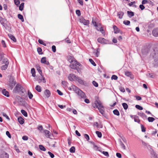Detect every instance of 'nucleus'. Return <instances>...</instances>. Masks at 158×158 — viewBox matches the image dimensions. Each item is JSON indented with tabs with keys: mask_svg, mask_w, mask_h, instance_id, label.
<instances>
[{
	"mask_svg": "<svg viewBox=\"0 0 158 158\" xmlns=\"http://www.w3.org/2000/svg\"><path fill=\"white\" fill-rule=\"evenodd\" d=\"M113 29L114 31V32L115 33H118L120 32V30L118 29L116 26L114 25L113 27Z\"/></svg>",
	"mask_w": 158,
	"mask_h": 158,
	"instance_id": "obj_15",
	"label": "nucleus"
},
{
	"mask_svg": "<svg viewBox=\"0 0 158 158\" xmlns=\"http://www.w3.org/2000/svg\"><path fill=\"white\" fill-rule=\"evenodd\" d=\"M37 50L39 54H42V50L41 48H38Z\"/></svg>",
	"mask_w": 158,
	"mask_h": 158,
	"instance_id": "obj_51",
	"label": "nucleus"
},
{
	"mask_svg": "<svg viewBox=\"0 0 158 158\" xmlns=\"http://www.w3.org/2000/svg\"><path fill=\"white\" fill-rule=\"evenodd\" d=\"M8 35L9 38L14 42H16V40L15 37L11 34H8Z\"/></svg>",
	"mask_w": 158,
	"mask_h": 158,
	"instance_id": "obj_25",
	"label": "nucleus"
},
{
	"mask_svg": "<svg viewBox=\"0 0 158 158\" xmlns=\"http://www.w3.org/2000/svg\"><path fill=\"white\" fill-rule=\"evenodd\" d=\"M152 34L155 36H158V28L154 29L152 31Z\"/></svg>",
	"mask_w": 158,
	"mask_h": 158,
	"instance_id": "obj_13",
	"label": "nucleus"
},
{
	"mask_svg": "<svg viewBox=\"0 0 158 158\" xmlns=\"http://www.w3.org/2000/svg\"><path fill=\"white\" fill-rule=\"evenodd\" d=\"M37 129L40 131L41 132L42 130H43V127L42 125H40L38 126Z\"/></svg>",
	"mask_w": 158,
	"mask_h": 158,
	"instance_id": "obj_50",
	"label": "nucleus"
},
{
	"mask_svg": "<svg viewBox=\"0 0 158 158\" xmlns=\"http://www.w3.org/2000/svg\"><path fill=\"white\" fill-rule=\"evenodd\" d=\"M77 77V76H75L74 74H70L68 77V79L70 81H73L76 80Z\"/></svg>",
	"mask_w": 158,
	"mask_h": 158,
	"instance_id": "obj_9",
	"label": "nucleus"
},
{
	"mask_svg": "<svg viewBox=\"0 0 158 158\" xmlns=\"http://www.w3.org/2000/svg\"><path fill=\"white\" fill-rule=\"evenodd\" d=\"M75 148L74 146H72L69 149L70 152L71 153H73L75 152Z\"/></svg>",
	"mask_w": 158,
	"mask_h": 158,
	"instance_id": "obj_39",
	"label": "nucleus"
},
{
	"mask_svg": "<svg viewBox=\"0 0 158 158\" xmlns=\"http://www.w3.org/2000/svg\"><path fill=\"white\" fill-rule=\"evenodd\" d=\"M8 65L4 64L1 67V69L2 70H5L7 69Z\"/></svg>",
	"mask_w": 158,
	"mask_h": 158,
	"instance_id": "obj_38",
	"label": "nucleus"
},
{
	"mask_svg": "<svg viewBox=\"0 0 158 158\" xmlns=\"http://www.w3.org/2000/svg\"><path fill=\"white\" fill-rule=\"evenodd\" d=\"M18 17L19 19H20L21 20L22 22H23L24 21V19H23V16L22 15H21L20 14H19L18 15Z\"/></svg>",
	"mask_w": 158,
	"mask_h": 158,
	"instance_id": "obj_30",
	"label": "nucleus"
},
{
	"mask_svg": "<svg viewBox=\"0 0 158 158\" xmlns=\"http://www.w3.org/2000/svg\"><path fill=\"white\" fill-rule=\"evenodd\" d=\"M93 85L95 87H98V83L94 81H93L92 82Z\"/></svg>",
	"mask_w": 158,
	"mask_h": 158,
	"instance_id": "obj_63",
	"label": "nucleus"
},
{
	"mask_svg": "<svg viewBox=\"0 0 158 158\" xmlns=\"http://www.w3.org/2000/svg\"><path fill=\"white\" fill-rule=\"evenodd\" d=\"M98 41L102 44H107L108 43V41L104 38H99L97 39Z\"/></svg>",
	"mask_w": 158,
	"mask_h": 158,
	"instance_id": "obj_8",
	"label": "nucleus"
},
{
	"mask_svg": "<svg viewBox=\"0 0 158 158\" xmlns=\"http://www.w3.org/2000/svg\"><path fill=\"white\" fill-rule=\"evenodd\" d=\"M120 145L123 149H125V146L122 141H120Z\"/></svg>",
	"mask_w": 158,
	"mask_h": 158,
	"instance_id": "obj_52",
	"label": "nucleus"
},
{
	"mask_svg": "<svg viewBox=\"0 0 158 158\" xmlns=\"http://www.w3.org/2000/svg\"><path fill=\"white\" fill-rule=\"evenodd\" d=\"M44 132L45 134V136L47 138H49L50 136V135H49V133L50 132L48 130H44Z\"/></svg>",
	"mask_w": 158,
	"mask_h": 158,
	"instance_id": "obj_20",
	"label": "nucleus"
},
{
	"mask_svg": "<svg viewBox=\"0 0 158 158\" xmlns=\"http://www.w3.org/2000/svg\"><path fill=\"white\" fill-rule=\"evenodd\" d=\"M111 78L112 80H117L118 79V77L116 75H113Z\"/></svg>",
	"mask_w": 158,
	"mask_h": 158,
	"instance_id": "obj_55",
	"label": "nucleus"
},
{
	"mask_svg": "<svg viewBox=\"0 0 158 158\" xmlns=\"http://www.w3.org/2000/svg\"><path fill=\"white\" fill-rule=\"evenodd\" d=\"M76 13L78 16H80L81 15V11L79 10H76Z\"/></svg>",
	"mask_w": 158,
	"mask_h": 158,
	"instance_id": "obj_53",
	"label": "nucleus"
},
{
	"mask_svg": "<svg viewBox=\"0 0 158 158\" xmlns=\"http://www.w3.org/2000/svg\"><path fill=\"white\" fill-rule=\"evenodd\" d=\"M70 89H73V91L78 95L81 101H82V99L86 98V95L85 94L75 85H72Z\"/></svg>",
	"mask_w": 158,
	"mask_h": 158,
	"instance_id": "obj_1",
	"label": "nucleus"
},
{
	"mask_svg": "<svg viewBox=\"0 0 158 158\" xmlns=\"http://www.w3.org/2000/svg\"><path fill=\"white\" fill-rule=\"evenodd\" d=\"M149 3V1L147 0H143L142 2V4L144 5Z\"/></svg>",
	"mask_w": 158,
	"mask_h": 158,
	"instance_id": "obj_49",
	"label": "nucleus"
},
{
	"mask_svg": "<svg viewBox=\"0 0 158 158\" xmlns=\"http://www.w3.org/2000/svg\"><path fill=\"white\" fill-rule=\"evenodd\" d=\"M140 116L143 118L145 117L146 115L143 113H140L138 114Z\"/></svg>",
	"mask_w": 158,
	"mask_h": 158,
	"instance_id": "obj_57",
	"label": "nucleus"
},
{
	"mask_svg": "<svg viewBox=\"0 0 158 158\" xmlns=\"http://www.w3.org/2000/svg\"><path fill=\"white\" fill-rule=\"evenodd\" d=\"M127 13L129 17L131 18L134 15V13L132 11H127Z\"/></svg>",
	"mask_w": 158,
	"mask_h": 158,
	"instance_id": "obj_28",
	"label": "nucleus"
},
{
	"mask_svg": "<svg viewBox=\"0 0 158 158\" xmlns=\"http://www.w3.org/2000/svg\"><path fill=\"white\" fill-rule=\"evenodd\" d=\"M23 87L20 85L17 84L13 89V92L15 93H23Z\"/></svg>",
	"mask_w": 158,
	"mask_h": 158,
	"instance_id": "obj_4",
	"label": "nucleus"
},
{
	"mask_svg": "<svg viewBox=\"0 0 158 158\" xmlns=\"http://www.w3.org/2000/svg\"><path fill=\"white\" fill-rule=\"evenodd\" d=\"M14 2L15 4L18 5L20 4V2L19 0H14Z\"/></svg>",
	"mask_w": 158,
	"mask_h": 158,
	"instance_id": "obj_64",
	"label": "nucleus"
},
{
	"mask_svg": "<svg viewBox=\"0 0 158 158\" xmlns=\"http://www.w3.org/2000/svg\"><path fill=\"white\" fill-rule=\"evenodd\" d=\"M41 62L42 64H44L47 65H49V62L46 60V57H43L41 58Z\"/></svg>",
	"mask_w": 158,
	"mask_h": 158,
	"instance_id": "obj_11",
	"label": "nucleus"
},
{
	"mask_svg": "<svg viewBox=\"0 0 158 158\" xmlns=\"http://www.w3.org/2000/svg\"><path fill=\"white\" fill-rule=\"evenodd\" d=\"M35 89L39 92H41V88L39 85H36L35 87Z\"/></svg>",
	"mask_w": 158,
	"mask_h": 158,
	"instance_id": "obj_32",
	"label": "nucleus"
},
{
	"mask_svg": "<svg viewBox=\"0 0 158 158\" xmlns=\"http://www.w3.org/2000/svg\"><path fill=\"white\" fill-rule=\"evenodd\" d=\"M9 82V85L11 89H12L14 86L15 85L16 82L15 81H14V79L12 77H10Z\"/></svg>",
	"mask_w": 158,
	"mask_h": 158,
	"instance_id": "obj_5",
	"label": "nucleus"
},
{
	"mask_svg": "<svg viewBox=\"0 0 158 158\" xmlns=\"http://www.w3.org/2000/svg\"><path fill=\"white\" fill-rule=\"evenodd\" d=\"M47 98H49L51 94V93L49 90L48 89H46L44 92Z\"/></svg>",
	"mask_w": 158,
	"mask_h": 158,
	"instance_id": "obj_16",
	"label": "nucleus"
},
{
	"mask_svg": "<svg viewBox=\"0 0 158 158\" xmlns=\"http://www.w3.org/2000/svg\"><path fill=\"white\" fill-rule=\"evenodd\" d=\"M151 154L152 158H157V155L153 149H152Z\"/></svg>",
	"mask_w": 158,
	"mask_h": 158,
	"instance_id": "obj_14",
	"label": "nucleus"
},
{
	"mask_svg": "<svg viewBox=\"0 0 158 158\" xmlns=\"http://www.w3.org/2000/svg\"><path fill=\"white\" fill-rule=\"evenodd\" d=\"M6 134L9 138H11V135L8 131H7L6 132Z\"/></svg>",
	"mask_w": 158,
	"mask_h": 158,
	"instance_id": "obj_62",
	"label": "nucleus"
},
{
	"mask_svg": "<svg viewBox=\"0 0 158 158\" xmlns=\"http://www.w3.org/2000/svg\"><path fill=\"white\" fill-rule=\"evenodd\" d=\"M38 42L40 44H42L45 46L46 45V44L43 42V41L41 39H39L38 40Z\"/></svg>",
	"mask_w": 158,
	"mask_h": 158,
	"instance_id": "obj_45",
	"label": "nucleus"
},
{
	"mask_svg": "<svg viewBox=\"0 0 158 158\" xmlns=\"http://www.w3.org/2000/svg\"><path fill=\"white\" fill-rule=\"evenodd\" d=\"M36 68H37V69L39 73L40 74V75H41L42 74V72L40 68V66L39 65H37L36 66Z\"/></svg>",
	"mask_w": 158,
	"mask_h": 158,
	"instance_id": "obj_27",
	"label": "nucleus"
},
{
	"mask_svg": "<svg viewBox=\"0 0 158 158\" xmlns=\"http://www.w3.org/2000/svg\"><path fill=\"white\" fill-rule=\"evenodd\" d=\"M125 74L126 76L129 77L131 75V73L129 71H126L125 72Z\"/></svg>",
	"mask_w": 158,
	"mask_h": 158,
	"instance_id": "obj_59",
	"label": "nucleus"
},
{
	"mask_svg": "<svg viewBox=\"0 0 158 158\" xmlns=\"http://www.w3.org/2000/svg\"><path fill=\"white\" fill-rule=\"evenodd\" d=\"M28 95L29 99H31L33 97V94L29 91L28 92Z\"/></svg>",
	"mask_w": 158,
	"mask_h": 158,
	"instance_id": "obj_44",
	"label": "nucleus"
},
{
	"mask_svg": "<svg viewBox=\"0 0 158 158\" xmlns=\"http://www.w3.org/2000/svg\"><path fill=\"white\" fill-rule=\"evenodd\" d=\"M2 93L3 95L7 97H9V96L8 92L6 91V89H4L2 90Z\"/></svg>",
	"mask_w": 158,
	"mask_h": 158,
	"instance_id": "obj_17",
	"label": "nucleus"
},
{
	"mask_svg": "<svg viewBox=\"0 0 158 158\" xmlns=\"http://www.w3.org/2000/svg\"><path fill=\"white\" fill-rule=\"evenodd\" d=\"M69 61L71 63L70 67L72 69L77 70V68L80 65V63L73 60H69Z\"/></svg>",
	"mask_w": 158,
	"mask_h": 158,
	"instance_id": "obj_3",
	"label": "nucleus"
},
{
	"mask_svg": "<svg viewBox=\"0 0 158 158\" xmlns=\"http://www.w3.org/2000/svg\"><path fill=\"white\" fill-rule=\"evenodd\" d=\"M39 147L40 149L41 150L44 151H45L46 150V148L44 147L41 145H39Z\"/></svg>",
	"mask_w": 158,
	"mask_h": 158,
	"instance_id": "obj_37",
	"label": "nucleus"
},
{
	"mask_svg": "<svg viewBox=\"0 0 158 158\" xmlns=\"http://www.w3.org/2000/svg\"><path fill=\"white\" fill-rule=\"evenodd\" d=\"M84 137L87 141H89V136L87 134H85L84 135Z\"/></svg>",
	"mask_w": 158,
	"mask_h": 158,
	"instance_id": "obj_54",
	"label": "nucleus"
},
{
	"mask_svg": "<svg viewBox=\"0 0 158 158\" xmlns=\"http://www.w3.org/2000/svg\"><path fill=\"white\" fill-rule=\"evenodd\" d=\"M123 15L124 13L122 11H119L118 13V18L120 19L122 18Z\"/></svg>",
	"mask_w": 158,
	"mask_h": 158,
	"instance_id": "obj_22",
	"label": "nucleus"
},
{
	"mask_svg": "<svg viewBox=\"0 0 158 158\" xmlns=\"http://www.w3.org/2000/svg\"><path fill=\"white\" fill-rule=\"evenodd\" d=\"M100 112L102 115L104 113V108L103 106L102 107H99L98 108Z\"/></svg>",
	"mask_w": 158,
	"mask_h": 158,
	"instance_id": "obj_23",
	"label": "nucleus"
},
{
	"mask_svg": "<svg viewBox=\"0 0 158 158\" xmlns=\"http://www.w3.org/2000/svg\"><path fill=\"white\" fill-rule=\"evenodd\" d=\"M48 154L49 155L50 157L52 158H53L54 157V155L50 152H48Z\"/></svg>",
	"mask_w": 158,
	"mask_h": 158,
	"instance_id": "obj_60",
	"label": "nucleus"
},
{
	"mask_svg": "<svg viewBox=\"0 0 158 158\" xmlns=\"http://www.w3.org/2000/svg\"><path fill=\"white\" fill-rule=\"evenodd\" d=\"M38 81L39 83L42 81L43 83H45L46 82V80L45 78L42 75V74L40 75L38 77Z\"/></svg>",
	"mask_w": 158,
	"mask_h": 158,
	"instance_id": "obj_10",
	"label": "nucleus"
},
{
	"mask_svg": "<svg viewBox=\"0 0 158 158\" xmlns=\"http://www.w3.org/2000/svg\"><path fill=\"white\" fill-rule=\"evenodd\" d=\"M102 153L107 157H109V156L108 152H107L103 151L102 152Z\"/></svg>",
	"mask_w": 158,
	"mask_h": 158,
	"instance_id": "obj_56",
	"label": "nucleus"
},
{
	"mask_svg": "<svg viewBox=\"0 0 158 158\" xmlns=\"http://www.w3.org/2000/svg\"><path fill=\"white\" fill-rule=\"evenodd\" d=\"M24 7V3H21L20 5V6L19 7V10L22 11Z\"/></svg>",
	"mask_w": 158,
	"mask_h": 158,
	"instance_id": "obj_34",
	"label": "nucleus"
},
{
	"mask_svg": "<svg viewBox=\"0 0 158 158\" xmlns=\"http://www.w3.org/2000/svg\"><path fill=\"white\" fill-rule=\"evenodd\" d=\"M77 77V78L76 80H77L79 83L81 84H84V81L83 80H82L81 78L78 76Z\"/></svg>",
	"mask_w": 158,
	"mask_h": 158,
	"instance_id": "obj_19",
	"label": "nucleus"
},
{
	"mask_svg": "<svg viewBox=\"0 0 158 158\" xmlns=\"http://www.w3.org/2000/svg\"><path fill=\"white\" fill-rule=\"evenodd\" d=\"M141 129L142 131L143 132H145L146 131L145 128L144 126L142 125H141Z\"/></svg>",
	"mask_w": 158,
	"mask_h": 158,
	"instance_id": "obj_58",
	"label": "nucleus"
},
{
	"mask_svg": "<svg viewBox=\"0 0 158 158\" xmlns=\"http://www.w3.org/2000/svg\"><path fill=\"white\" fill-rule=\"evenodd\" d=\"M135 107L138 110H141L143 109V108L139 105H135Z\"/></svg>",
	"mask_w": 158,
	"mask_h": 158,
	"instance_id": "obj_48",
	"label": "nucleus"
},
{
	"mask_svg": "<svg viewBox=\"0 0 158 158\" xmlns=\"http://www.w3.org/2000/svg\"><path fill=\"white\" fill-rule=\"evenodd\" d=\"M122 106L125 110H127L128 108V106L126 103H123L122 104Z\"/></svg>",
	"mask_w": 158,
	"mask_h": 158,
	"instance_id": "obj_35",
	"label": "nucleus"
},
{
	"mask_svg": "<svg viewBox=\"0 0 158 158\" xmlns=\"http://www.w3.org/2000/svg\"><path fill=\"white\" fill-rule=\"evenodd\" d=\"M93 107L94 108L96 107L97 108H98V107H102L103 106L102 105V104L101 102L98 99H97L95 101L93 105Z\"/></svg>",
	"mask_w": 158,
	"mask_h": 158,
	"instance_id": "obj_6",
	"label": "nucleus"
},
{
	"mask_svg": "<svg viewBox=\"0 0 158 158\" xmlns=\"http://www.w3.org/2000/svg\"><path fill=\"white\" fill-rule=\"evenodd\" d=\"M52 51L54 52H55L56 51V47L55 45H53L52 47Z\"/></svg>",
	"mask_w": 158,
	"mask_h": 158,
	"instance_id": "obj_61",
	"label": "nucleus"
},
{
	"mask_svg": "<svg viewBox=\"0 0 158 158\" xmlns=\"http://www.w3.org/2000/svg\"><path fill=\"white\" fill-rule=\"evenodd\" d=\"M150 58L153 59L154 61L156 62L158 61V50L157 49H154L150 55Z\"/></svg>",
	"mask_w": 158,
	"mask_h": 158,
	"instance_id": "obj_2",
	"label": "nucleus"
},
{
	"mask_svg": "<svg viewBox=\"0 0 158 158\" xmlns=\"http://www.w3.org/2000/svg\"><path fill=\"white\" fill-rule=\"evenodd\" d=\"M9 155L5 152H3L0 155V158H9Z\"/></svg>",
	"mask_w": 158,
	"mask_h": 158,
	"instance_id": "obj_12",
	"label": "nucleus"
},
{
	"mask_svg": "<svg viewBox=\"0 0 158 158\" xmlns=\"http://www.w3.org/2000/svg\"><path fill=\"white\" fill-rule=\"evenodd\" d=\"M96 133L97 135V136L98 137L101 138L102 137V134L100 132L97 131H96Z\"/></svg>",
	"mask_w": 158,
	"mask_h": 158,
	"instance_id": "obj_41",
	"label": "nucleus"
},
{
	"mask_svg": "<svg viewBox=\"0 0 158 158\" xmlns=\"http://www.w3.org/2000/svg\"><path fill=\"white\" fill-rule=\"evenodd\" d=\"M148 121L150 122H152L155 120V118L153 117H149L148 118Z\"/></svg>",
	"mask_w": 158,
	"mask_h": 158,
	"instance_id": "obj_40",
	"label": "nucleus"
},
{
	"mask_svg": "<svg viewBox=\"0 0 158 158\" xmlns=\"http://www.w3.org/2000/svg\"><path fill=\"white\" fill-rule=\"evenodd\" d=\"M31 73H32V76L33 77H35V70L34 68L31 69Z\"/></svg>",
	"mask_w": 158,
	"mask_h": 158,
	"instance_id": "obj_31",
	"label": "nucleus"
},
{
	"mask_svg": "<svg viewBox=\"0 0 158 158\" xmlns=\"http://www.w3.org/2000/svg\"><path fill=\"white\" fill-rule=\"evenodd\" d=\"M5 22V19H4L2 17L0 16V23L2 25L4 24Z\"/></svg>",
	"mask_w": 158,
	"mask_h": 158,
	"instance_id": "obj_47",
	"label": "nucleus"
},
{
	"mask_svg": "<svg viewBox=\"0 0 158 158\" xmlns=\"http://www.w3.org/2000/svg\"><path fill=\"white\" fill-rule=\"evenodd\" d=\"M22 114L25 117L27 116V112L24 110H22L21 111Z\"/></svg>",
	"mask_w": 158,
	"mask_h": 158,
	"instance_id": "obj_33",
	"label": "nucleus"
},
{
	"mask_svg": "<svg viewBox=\"0 0 158 158\" xmlns=\"http://www.w3.org/2000/svg\"><path fill=\"white\" fill-rule=\"evenodd\" d=\"M97 27V30L101 31L102 34L104 32V30L102 27Z\"/></svg>",
	"mask_w": 158,
	"mask_h": 158,
	"instance_id": "obj_29",
	"label": "nucleus"
},
{
	"mask_svg": "<svg viewBox=\"0 0 158 158\" xmlns=\"http://www.w3.org/2000/svg\"><path fill=\"white\" fill-rule=\"evenodd\" d=\"M79 22L85 25H88L89 23V20H86L82 17H80L79 18Z\"/></svg>",
	"mask_w": 158,
	"mask_h": 158,
	"instance_id": "obj_7",
	"label": "nucleus"
},
{
	"mask_svg": "<svg viewBox=\"0 0 158 158\" xmlns=\"http://www.w3.org/2000/svg\"><path fill=\"white\" fill-rule=\"evenodd\" d=\"M149 51V49L148 48H146L144 49H143L142 50V52L143 54H146L148 53Z\"/></svg>",
	"mask_w": 158,
	"mask_h": 158,
	"instance_id": "obj_21",
	"label": "nucleus"
},
{
	"mask_svg": "<svg viewBox=\"0 0 158 158\" xmlns=\"http://www.w3.org/2000/svg\"><path fill=\"white\" fill-rule=\"evenodd\" d=\"M135 122L139 123L140 122V120L139 119V117L138 116L134 115V117Z\"/></svg>",
	"mask_w": 158,
	"mask_h": 158,
	"instance_id": "obj_26",
	"label": "nucleus"
},
{
	"mask_svg": "<svg viewBox=\"0 0 158 158\" xmlns=\"http://www.w3.org/2000/svg\"><path fill=\"white\" fill-rule=\"evenodd\" d=\"M2 64L8 65L9 64L8 60L6 58L4 59L2 61Z\"/></svg>",
	"mask_w": 158,
	"mask_h": 158,
	"instance_id": "obj_24",
	"label": "nucleus"
},
{
	"mask_svg": "<svg viewBox=\"0 0 158 158\" xmlns=\"http://www.w3.org/2000/svg\"><path fill=\"white\" fill-rule=\"evenodd\" d=\"M89 61L94 66H95L96 65L94 61L91 59H89Z\"/></svg>",
	"mask_w": 158,
	"mask_h": 158,
	"instance_id": "obj_42",
	"label": "nucleus"
},
{
	"mask_svg": "<svg viewBox=\"0 0 158 158\" xmlns=\"http://www.w3.org/2000/svg\"><path fill=\"white\" fill-rule=\"evenodd\" d=\"M147 76L148 77L154 78V75L152 73H148L147 74Z\"/></svg>",
	"mask_w": 158,
	"mask_h": 158,
	"instance_id": "obj_46",
	"label": "nucleus"
},
{
	"mask_svg": "<svg viewBox=\"0 0 158 158\" xmlns=\"http://www.w3.org/2000/svg\"><path fill=\"white\" fill-rule=\"evenodd\" d=\"M18 120L20 124H23L24 123V119L21 117H19Z\"/></svg>",
	"mask_w": 158,
	"mask_h": 158,
	"instance_id": "obj_18",
	"label": "nucleus"
},
{
	"mask_svg": "<svg viewBox=\"0 0 158 158\" xmlns=\"http://www.w3.org/2000/svg\"><path fill=\"white\" fill-rule=\"evenodd\" d=\"M113 113L114 114L116 115L117 116L119 115V113L118 111L117 110H114L113 111Z\"/></svg>",
	"mask_w": 158,
	"mask_h": 158,
	"instance_id": "obj_36",
	"label": "nucleus"
},
{
	"mask_svg": "<svg viewBox=\"0 0 158 158\" xmlns=\"http://www.w3.org/2000/svg\"><path fill=\"white\" fill-rule=\"evenodd\" d=\"M123 23L126 25H130V22L128 20H125L123 21Z\"/></svg>",
	"mask_w": 158,
	"mask_h": 158,
	"instance_id": "obj_43",
	"label": "nucleus"
}]
</instances>
